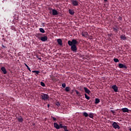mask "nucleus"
Instances as JSON below:
<instances>
[{"instance_id":"obj_20","label":"nucleus","mask_w":131,"mask_h":131,"mask_svg":"<svg viewBox=\"0 0 131 131\" xmlns=\"http://www.w3.org/2000/svg\"><path fill=\"white\" fill-rule=\"evenodd\" d=\"M69 13H70L71 15H74V11H73V10H72V9H69Z\"/></svg>"},{"instance_id":"obj_21","label":"nucleus","mask_w":131,"mask_h":131,"mask_svg":"<svg viewBox=\"0 0 131 131\" xmlns=\"http://www.w3.org/2000/svg\"><path fill=\"white\" fill-rule=\"evenodd\" d=\"M100 99H99V98L95 99V104H99V103H100Z\"/></svg>"},{"instance_id":"obj_9","label":"nucleus","mask_w":131,"mask_h":131,"mask_svg":"<svg viewBox=\"0 0 131 131\" xmlns=\"http://www.w3.org/2000/svg\"><path fill=\"white\" fill-rule=\"evenodd\" d=\"M112 89H113V90H114V92H115V93H117V92H118V87H117V86L116 85H114L112 86Z\"/></svg>"},{"instance_id":"obj_18","label":"nucleus","mask_w":131,"mask_h":131,"mask_svg":"<svg viewBox=\"0 0 131 131\" xmlns=\"http://www.w3.org/2000/svg\"><path fill=\"white\" fill-rule=\"evenodd\" d=\"M119 29V28L117 26H116V28L115 27L113 28V31H114L115 32H117Z\"/></svg>"},{"instance_id":"obj_7","label":"nucleus","mask_w":131,"mask_h":131,"mask_svg":"<svg viewBox=\"0 0 131 131\" xmlns=\"http://www.w3.org/2000/svg\"><path fill=\"white\" fill-rule=\"evenodd\" d=\"M118 67L119 68H125V69H127V67H126L125 64H123L122 63H119Z\"/></svg>"},{"instance_id":"obj_16","label":"nucleus","mask_w":131,"mask_h":131,"mask_svg":"<svg viewBox=\"0 0 131 131\" xmlns=\"http://www.w3.org/2000/svg\"><path fill=\"white\" fill-rule=\"evenodd\" d=\"M94 116H95V114L93 113H90L89 114V117H90V118H92V119H94Z\"/></svg>"},{"instance_id":"obj_8","label":"nucleus","mask_w":131,"mask_h":131,"mask_svg":"<svg viewBox=\"0 0 131 131\" xmlns=\"http://www.w3.org/2000/svg\"><path fill=\"white\" fill-rule=\"evenodd\" d=\"M57 41L59 46H60V47H62V46H63L62 39L61 38L57 39Z\"/></svg>"},{"instance_id":"obj_27","label":"nucleus","mask_w":131,"mask_h":131,"mask_svg":"<svg viewBox=\"0 0 131 131\" xmlns=\"http://www.w3.org/2000/svg\"><path fill=\"white\" fill-rule=\"evenodd\" d=\"M51 118L53 119L54 122H56V121H57V118H56L55 117H54L52 116H51Z\"/></svg>"},{"instance_id":"obj_14","label":"nucleus","mask_w":131,"mask_h":131,"mask_svg":"<svg viewBox=\"0 0 131 131\" xmlns=\"http://www.w3.org/2000/svg\"><path fill=\"white\" fill-rule=\"evenodd\" d=\"M58 14H59V13H58V11H57V10H55V9H53V10H52V15H53V16L57 15H58Z\"/></svg>"},{"instance_id":"obj_10","label":"nucleus","mask_w":131,"mask_h":131,"mask_svg":"<svg viewBox=\"0 0 131 131\" xmlns=\"http://www.w3.org/2000/svg\"><path fill=\"white\" fill-rule=\"evenodd\" d=\"M17 121H18V122L19 123H22L23 122V118L22 117V116H19L18 117H17Z\"/></svg>"},{"instance_id":"obj_31","label":"nucleus","mask_w":131,"mask_h":131,"mask_svg":"<svg viewBox=\"0 0 131 131\" xmlns=\"http://www.w3.org/2000/svg\"><path fill=\"white\" fill-rule=\"evenodd\" d=\"M55 105H56V106H57V107H60V102H56L55 103Z\"/></svg>"},{"instance_id":"obj_36","label":"nucleus","mask_w":131,"mask_h":131,"mask_svg":"<svg viewBox=\"0 0 131 131\" xmlns=\"http://www.w3.org/2000/svg\"><path fill=\"white\" fill-rule=\"evenodd\" d=\"M119 19L120 20H122V17H119Z\"/></svg>"},{"instance_id":"obj_19","label":"nucleus","mask_w":131,"mask_h":131,"mask_svg":"<svg viewBox=\"0 0 131 131\" xmlns=\"http://www.w3.org/2000/svg\"><path fill=\"white\" fill-rule=\"evenodd\" d=\"M39 30L41 33H45L46 32V31H45V29L43 28H40L39 29Z\"/></svg>"},{"instance_id":"obj_39","label":"nucleus","mask_w":131,"mask_h":131,"mask_svg":"<svg viewBox=\"0 0 131 131\" xmlns=\"http://www.w3.org/2000/svg\"><path fill=\"white\" fill-rule=\"evenodd\" d=\"M110 109H113V108H112V107H111V108H110Z\"/></svg>"},{"instance_id":"obj_11","label":"nucleus","mask_w":131,"mask_h":131,"mask_svg":"<svg viewBox=\"0 0 131 131\" xmlns=\"http://www.w3.org/2000/svg\"><path fill=\"white\" fill-rule=\"evenodd\" d=\"M121 111H122V112H123V113H125L127 112V113H128L129 110H128V108H126V107H124V108H122L121 109Z\"/></svg>"},{"instance_id":"obj_40","label":"nucleus","mask_w":131,"mask_h":131,"mask_svg":"<svg viewBox=\"0 0 131 131\" xmlns=\"http://www.w3.org/2000/svg\"><path fill=\"white\" fill-rule=\"evenodd\" d=\"M129 130L131 131V128L129 129Z\"/></svg>"},{"instance_id":"obj_37","label":"nucleus","mask_w":131,"mask_h":131,"mask_svg":"<svg viewBox=\"0 0 131 131\" xmlns=\"http://www.w3.org/2000/svg\"><path fill=\"white\" fill-rule=\"evenodd\" d=\"M38 60H41V58H38Z\"/></svg>"},{"instance_id":"obj_33","label":"nucleus","mask_w":131,"mask_h":131,"mask_svg":"<svg viewBox=\"0 0 131 131\" xmlns=\"http://www.w3.org/2000/svg\"><path fill=\"white\" fill-rule=\"evenodd\" d=\"M62 88H66V83H63L62 84Z\"/></svg>"},{"instance_id":"obj_28","label":"nucleus","mask_w":131,"mask_h":131,"mask_svg":"<svg viewBox=\"0 0 131 131\" xmlns=\"http://www.w3.org/2000/svg\"><path fill=\"white\" fill-rule=\"evenodd\" d=\"M25 65L26 66V67H27V69L29 70V71H30V72H31V70H30V68H29V67L26 64V63H25Z\"/></svg>"},{"instance_id":"obj_17","label":"nucleus","mask_w":131,"mask_h":131,"mask_svg":"<svg viewBox=\"0 0 131 131\" xmlns=\"http://www.w3.org/2000/svg\"><path fill=\"white\" fill-rule=\"evenodd\" d=\"M32 72L33 73H35L34 75H38V74H39V73H40V72H39V71H32Z\"/></svg>"},{"instance_id":"obj_15","label":"nucleus","mask_w":131,"mask_h":131,"mask_svg":"<svg viewBox=\"0 0 131 131\" xmlns=\"http://www.w3.org/2000/svg\"><path fill=\"white\" fill-rule=\"evenodd\" d=\"M89 35V33L85 31H83L82 32V36H83L84 37H86Z\"/></svg>"},{"instance_id":"obj_22","label":"nucleus","mask_w":131,"mask_h":131,"mask_svg":"<svg viewBox=\"0 0 131 131\" xmlns=\"http://www.w3.org/2000/svg\"><path fill=\"white\" fill-rule=\"evenodd\" d=\"M120 38H121V39H123V40H126V37H125V35H121Z\"/></svg>"},{"instance_id":"obj_5","label":"nucleus","mask_w":131,"mask_h":131,"mask_svg":"<svg viewBox=\"0 0 131 131\" xmlns=\"http://www.w3.org/2000/svg\"><path fill=\"white\" fill-rule=\"evenodd\" d=\"M112 126L113 127H114V128H115V129H116V128H117L118 129H120V126H119V125L117 124L116 122H113V123L112 124Z\"/></svg>"},{"instance_id":"obj_3","label":"nucleus","mask_w":131,"mask_h":131,"mask_svg":"<svg viewBox=\"0 0 131 131\" xmlns=\"http://www.w3.org/2000/svg\"><path fill=\"white\" fill-rule=\"evenodd\" d=\"M36 37L41 41H47L48 40V36L42 33H37Z\"/></svg>"},{"instance_id":"obj_23","label":"nucleus","mask_w":131,"mask_h":131,"mask_svg":"<svg viewBox=\"0 0 131 131\" xmlns=\"http://www.w3.org/2000/svg\"><path fill=\"white\" fill-rule=\"evenodd\" d=\"M75 92H76V95H77V96H78L79 97H82L80 93H79V92H78L77 90H75Z\"/></svg>"},{"instance_id":"obj_29","label":"nucleus","mask_w":131,"mask_h":131,"mask_svg":"<svg viewBox=\"0 0 131 131\" xmlns=\"http://www.w3.org/2000/svg\"><path fill=\"white\" fill-rule=\"evenodd\" d=\"M111 112L113 113V115H116V112L115 111L111 110Z\"/></svg>"},{"instance_id":"obj_38","label":"nucleus","mask_w":131,"mask_h":131,"mask_svg":"<svg viewBox=\"0 0 131 131\" xmlns=\"http://www.w3.org/2000/svg\"><path fill=\"white\" fill-rule=\"evenodd\" d=\"M103 1H104V2H107L108 0H103Z\"/></svg>"},{"instance_id":"obj_1","label":"nucleus","mask_w":131,"mask_h":131,"mask_svg":"<svg viewBox=\"0 0 131 131\" xmlns=\"http://www.w3.org/2000/svg\"><path fill=\"white\" fill-rule=\"evenodd\" d=\"M77 43H78V42L75 39L68 41V45L71 47V50L73 53L77 52V47L76 46Z\"/></svg>"},{"instance_id":"obj_4","label":"nucleus","mask_w":131,"mask_h":131,"mask_svg":"<svg viewBox=\"0 0 131 131\" xmlns=\"http://www.w3.org/2000/svg\"><path fill=\"white\" fill-rule=\"evenodd\" d=\"M40 98H41V100L42 101H48L50 98V96L47 94L41 93L40 95Z\"/></svg>"},{"instance_id":"obj_2","label":"nucleus","mask_w":131,"mask_h":131,"mask_svg":"<svg viewBox=\"0 0 131 131\" xmlns=\"http://www.w3.org/2000/svg\"><path fill=\"white\" fill-rule=\"evenodd\" d=\"M54 126L56 129H60V128H63L64 131H69L67 129V126L63 125V122H59V124L56 122L53 123Z\"/></svg>"},{"instance_id":"obj_24","label":"nucleus","mask_w":131,"mask_h":131,"mask_svg":"<svg viewBox=\"0 0 131 131\" xmlns=\"http://www.w3.org/2000/svg\"><path fill=\"white\" fill-rule=\"evenodd\" d=\"M83 115L85 117H89V114H88V113H86V112L83 113Z\"/></svg>"},{"instance_id":"obj_30","label":"nucleus","mask_w":131,"mask_h":131,"mask_svg":"<svg viewBox=\"0 0 131 131\" xmlns=\"http://www.w3.org/2000/svg\"><path fill=\"white\" fill-rule=\"evenodd\" d=\"M114 61L116 63H117V62H119V59H118V58H114Z\"/></svg>"},{"instance_id":"obj_12","label":"nucleus","mask_w":131,"mask_h":131,"mask_svg":"<svg viewBox=\"0 0 131 131\" xmlns=\"http://www.w3.org/2000/svg\"><path fill=\"white\" fill-rule=\"evenodd\" d=\"M1 71H2L3 74H7V70L6 69V68L5 67H2L1 68Z\"/></svg>"},{"instance_id":"obj_6","label":"nucleus","mask_w":131,"mask_h":131,"mask_svg":"<svg viewBox=\"0 0 131 131\" xmlns=\"http://www.w3.org/2000/svg\"><path fill=\"white\" fill-rule=\"evenodd\" d=\"M71 3L73 5V6H75V7H77V6H78V1L71 0Z\"/></svg>"},{"instance_id":"obj_34","label":"nucleus","mask_w":131,"mask_h":131,"mask_svg":"<svg viewBox=\"0 0 131 131\" xmlns=\"http://www.w3.org/2000/svg\"><path fill=\"white\" fill-rule=\"evenodd\" d=\"M2 46L3 47V48H4V49H7V47L5 46L4 44H2Z\"/></svg>"},{"instance_id":"obj_13","label":"nucleus","mask_w":131,"mask_h":131,"mask_svg":"<svg viewBox=\"0 0 131 131\" xmlns=\"http://www.w3.org/2000/svg\"><path fill=\"white\" fill-rule=\"evenodd\" d=\"M84 90L85 91V93H86V94H91V91L88 89V88L86 87H84Z\"/></svg>"},{"instance_id":"obj_35","label":"nucleus","mask_w":131,"mask_h":131,"mask_svg":"<svg viewBox=\"0 0 131 131\" xmlns=\"http://www.w3.org/2000/svg\"><path fill=\"white\" fill-rule=\"evenodd\" d=\"M47 107H48V109H50V104L47 105Z\"/></svg>"},{"instance_id":"obj_26","label":"nucleus","mask_w":131,"mask_h":131,"mask_svg":"<svg viewBox=\"0 0 131 131\" xmlns=\"http://www.w3.org/2000/svg\"><path fill=\"white\" fill-rule=\"evenodd\" d=\"M84 96H85V99H86V100H90V96H88V94H85Z\"/></svg>"},{"instance_id":"obj_25","label":"nucleus","mask_w":131,"mask_h":131,"mask_svg":"<svg viewBox=\"0 0 131 131\" xmlns=\"http://www.w3.org/2000/svg\"><path fill=\"white\" fill-rule=\"evenodd\" d=\"M65 91H66V92H70V87L67 86L65 89Z\"/></svg>"},{"instance_id":"obj_32","label":"nucleus","mask_w":131,"mask_h":131,"mask_svg":"<svg viewBox=\"0 0 131 131\" xmlns=\"http://www.w3.org/2000/svg\"><path fill=\"white\" fill-rule=\"evenodd\" d=\"M40 85H41V86H46V84H45L43 82H41Z\"/></svg>"}]
</instances>
